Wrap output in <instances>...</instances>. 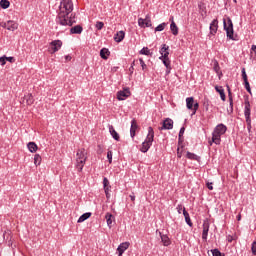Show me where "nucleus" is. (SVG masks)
I'll list each match as a JSON object with an SVG mask.
<instances>
[{
	"label": "nucleus",
	"mask_w": 256,
	"mask_h": 256,
	"mask_svg": "<svg viewBox=\"0 0 256 256\" xmlns=\"http://www.w3.org/2000/svg\"><path fill=\"white\" fill-rule=\"evenodd\" d=\"M73 12V1L71 0H62L59 6V12L57 17V23L60 25H73L75 21L69 18V13Z\"/></svg>",
	"instance_id": "nucleus-1"
},
{
	"label": "nucleus",
	"mask_w": 256,
	"mask_h": 256,
	"mask_svg": "<svg viewBox=\"0 0 256 256\" xmlns=\"http://www.w3.org/2000/svg\"><path fill=\"white\" fill-rule=\"evenodd\" d=\"M75 161L76 169H78V171H83V167H85V163H87V151L85 148L77 150Z\"/></svg>",
	"instance_id": "nucleus-2"
},
{
	"label": "nucleus",
	"mask_w": 256,
	"mask_h": 256,
	"mask_svg": "<svg viewBox=\"0 0 256 256\" xmlns=\"http://www.w3.org/2000/svg\"><path fill=\"white\" fill-rule=\"evenodd\" d=\"M225 133H227V126L223 124L217 125L212 133V143H215V145H220L221 135H225Z\"/></svg>",
	"instance_id": "nucleus-3"
},
{
	"label": "nucleus",
	"mask_w": 256,
	"mask_h": 256,
	"mask_svg": "<svg viewBox=\"0 0 256 256\" xmlns=\"http://www.w3.org/2000/svg\"><path fill=\"white\" fill-rule=\"evenodd\" d=\"M153 139H155V132L153 131L152 127H149L146 140L142 143V147L140 149L142 153H147L149 149H151V145H153Z\"/></svg>",
	"instance_id": "nucleus-4"
},
{
	"label": "nucleus",
	"mask_w": 256,
	"mask_h": 256,
	"mask_svg": "<svg viewBox=\"0 0 256 256\" xmlns=\"http://www.w3.org/2000/svg\"><path fill=\"white\" fill-rule=\"evenodd\" d=\"M223 25H224V30L226 31V35L228 37V39H235L233 37V21L231 20L230 17H227L226 19H223Z\"/></svg>",
	"instance_id": "nucleus-5"
},
{
	"label": "nucleus",
	"mask_w": 256,
	"mask_h": 256,
	"mask_svg": "<svg viewBox=\"0 0 256 256\" xmlns=\"http://www.w3.org/2000/svg\"><path fill=\"white\" fill-rule=\"evenodd\" d=\"M186 106L187 109L193 111L192 115H195V113H197V109H199V103L195 102V99L193 97L186 98Z\"/></svg>",
	"instance_id": "nucleus-6"
},
{
	"label": "nucleus",
	"mask_w": 256,
	"mask_h": 256,
	"mask_svg": "<svg viewBox=\"0 0 256 256\" xmlns=\"http://www.w3.org/2000/svg\"><path fill=\"white\" fill-rule=\"evenodd\" d=\"M131 96V91H129V88H125L124 90H120L117 93V100L118 101H125V99H127V97Z\"/></svg>",
	"instance_id": "nucleus-7"
},
{
	"label": "nucleus",
	"mask_w": 256,
	"mask_h": 256,
	"mask_svg": "<svg viewBox=\"0 0 256 256\" xmlns=\"http://www.w3.org/2000/svg\"><path fill=\"white\" fill-rule=\"evenodd\" d=\"M244 115L246 117L247 125L251 126V104H249V102H245Z\"/></svg>",
	"instance_id": "nucleus-8"
},
{
	"label": "nucleus",
	"mask_w": 256,
	"mask_h": 256,
	"mask_svg": "<svg viewBox=\"0 0 256 256\" xmlns=\"http://www.w3.org/2000/svg\"><path fill=\"white\" fill-rule=\"evenodd\" d=\"M138 25L139 27H151V16L146 15L145 19L139 18L138 19Z\"/></svg>",
	"instance_id": "nucleus-9"
},
{
	"label": "nucleus",
	"mask_w": 256,
	"mask_h": 256,
	"mask_svg": "<svg viewBox=\"0 0 256 256\" xmlns=\"http://www.w3.org/2000/svg\"><path fill=\"white\" fill-rule=\"evenodd\" d=\"M51 53H57L61 47H63V42L61 40H54L50 43Z\"/></svg>",
	"instance_id": "nucleus-10"
},
{
	"label": "nucleus",
	"mask_w": 256,
	"mask_h": 256,
	"mask_svg": "<svg viewBox=\"0 0 256 256\" xmlns=\"http://www.w3.org/2000/svg\"><path fill=\"white\" fill-rule=\"evenodd\" d=\"M209 220H204L203 222V230H202V239L203 241H207V236L209 235Z\"/></svg>",
	"instance_id": "nucleus-11"
},
{
	"label": "nucleus",
	"mask_w": 256,
	"mask_h": 256,
	"mask_svg": "<svg viewBox=\"0 0 256 256\" xmlns=\"http://www.w3.org/2000/svg\"><path fill=\"white\" fill-rule=\"evenodd\" d=\"M219 29V20L214 19L210 24V35H215Z\"/></svg>",
	"instance_id": "nucleus-12"
},
{
	"label": "nucleus",
	"mask_w": 256,
	"mask_h": 256,
	"mask_svg": "<svg viewBox=\"0 0 256 256\" xmlns=\"http://www.w3.org/2000/svg\"><path fill=\"white\" fill-rule=\"evenodd\" d=\"M129 245L130 243L129 242H123L121 243L118 248H117V251H118V256H123V253H125V251H127L129 249Z\"/></svg>",
	"instance_id": "nucleus-13"
},
{
	"label": "nucleus",
	"mask_w": 256,
	"mask_h": 256,
	"mask_svg": "<svg viewBox=\"0 0 256 256\" xmlns=\"http://www.w3.org/2000/svg\"><path fill=\"white\" fill-rule=\"evenodd\" d=\"M137 129H139V125H137V120L133 119L131 121V128H130V135H131L132 139H133V137H135V133H136Z\"/></svg>",
	"instance_id": "nucleus-14"
},
{
	"label": "nucleus",
	"mask_w": 256,
	"mask_h": 256,
	"mask_svg": "<svg viewBox=\"0 0 256 256\" xmlns=\"http://www.w3.org/2000/svg\"><path fill=\"white\" fill-rule=\"evenodd\" d=\"M27 105H33V103H35V99H33V94H27L23 97L21 103H25Z\"/></svg>",
	"instance_id": "nucleus-15"
},
{
	"label": "nucleus",
	"mask_w": 256,
	"mask_h": 256,
	"mask_svg": "<svg viewBox=\"0 0 256 256\" xmlns=\"http://www.w3.org/2000/svg\"><path fill=\"white\" fill-rule=\"evenodd\" d=\"M19 24H17V22L13 21V20H9L7 21V30L8 31H16V29H18Z\"/></svg>",
	"instance_id": "nucleus-16"
},
{
	"label": "nucleus",
	"mask_w": 256,
	"mask_h": 256,
	"mask_svg": "<svg viewBox=\"0 0 256 256\" xmlns=\"http://www.w3.org/2000/svg\"><path fill=\"white\" fill-rule=\"evenodd\" d=\"M160 59L162 60V62L166 67V75H169V73H171V60H169V57L160 58Z\"/></svg>",
	"instance_id": "nucleus-17"
},
{
	"label": "nucleus",
	"mask_w": 256,
	"mask_h": 256,
	"mask_svg": "<svg viewBox=\"0 0 256 256\" xmlns=\"http://www.w3.org/2000/svg\"><path fill=\"white\" fill-rule=\"evenodd\" d=\"M160 54L162 55L160 58H167L169 57V46L167 44H163L160 49Z\"/></svg>",
	"instance_id": "nucleus-18"
},
{
	"label": "nucleus",
	"mask_w": 256,
	"mask_h": 256,
	"mask_svg": "<svg viewBox=\"0 0 256 256\" xmlns=\"http://www.w3.org/2000/svg\"><path fill=\"white\" fill-rule=\"evenodd\" d=\"M161 129H173V121L170 118L165 119Z\"/></svg>",
	"instance_id": "nucleus-19"
},
{
	"label": "nucleus",
	"mask_w": 256,
	"mask_h": 256,
	"mask_svg": "<svg viewBox=\"0 0 256 256\" xmlns=\"http://www.w3.org/2000/svg\"><path fill=\"white\" fill-rule=\"evenodd\" d=\"M105 219L109 229H111V225H113V222L115 221V217H113V214L111 213H106Z\"/></svg>",
	"instance_id": "nucleus-20"
},
{
	"label": "nucleus",
	"mask_w": 256,
	"mask_h": 256,
	"mask_svg": "<svg viewBox=\"0 0 256 256\" xmlns=\"http://www.w3.org/2000/svg\"><path fill=\"white\" fill-rule=\"evenodd\" d=\"M70 33L81 35V33H83V27H81V25H76L70 29Z\"/></svg>",
	"instance_id": "nucleus-21"
},
{
	"label": "nucleus",
	"mask_w": 256,
	"mask_h": 256,
	"mask_svg": "<svg viewBox=\"0 0 256 256\" xmlns=\"http://www.w3.org/2000/svg\"><path fill=\"white\" fill-rule=\"evenodd\" d=\"M123 39H125V33L123 31L117 32L114 36V41H116V43H121Z\"/></svg>",
	"instance_id": "nucleus-22"
},
{
	"label": "nucleus",
	"mask_w": 256,
	"mask_h": 256,
	"mask_svg": "<svg viewBox=\"0 0 256 256\" xmlns=\"http://www.w3.org/2000/svg\"><path fill=\"white\" fill-rule=\"evenodd\" d=\"M215 90L217 91V93H219L222 101H225V99H226L225 89H223L222 86H215Z\"/></svg>",
	"instance_id": "nucleus-23"
},
{
	"label": "nucleus",
	"mask_w": 256,
	"mask_h": 256,
	"mask_svg": "<svg viewBox=\"0 0 256 256\" xmlns=\"http://www.w3.org/2000/svg\"><path fill=\"white\" fill-rule=\"evenodd\" d=\"M109 131L113 139H115V141H119L120 139L119 133H117V131L113 126H109Z\"/></svg>",
	"instance_id": "nucleus-24"
},
{
	"label": "nucleus",
	"mask_w": 256,
	"mask_h": 256,
	"mask_svg": "<svg viewBox=\"0 0 256 256\" xmlns=\"http://www.w3.org/2000/svg\"><path fill=\"white\" fill-rule=\"evenodd\" d=\"M170 31L174 35H179V27H177V24L173 20H172V23L170 24Z\"/></svg>",
	"instance_id": "nucleus-25"
},
{
	"label": "nucleus",
	"mask_w": 256,
	"mask_h": 256,
	"mask_svg": "<svg viewBox=\"0 0 256 256\" xmlns=\"http://www.w3.org/2000/svg\"><path fill=\"white\" fill-rule=\"evenodd\" d=\"M27 147H28L30 153H37V149H39L35 142H29Z\"/></svg>",
	"instance_id": "nucleus-26"
},
{
	"label": "nucleus",
	"mask_w": 256,
	"mask_h": 256,
	"mask_svg": "<svg viewBox=\"0 0 256 256\" xmlns=\"http://www.w3.org/2000/svg\"><path fill=\"white\" fill-rule=\"evenodd\" d=\"M109 55H111V52H109V49H107V48H102V49L100 50V57H101L102 59H107V57H109Z\"/></svg>",
	"instance_id": "nucleus-27"
},
{
	"label": "nucleus",
	"mask_w": 256,
	"mask_h": 256,
	"mask_svg": "<svg viewBox=\"0 0 256 256\" xmlns=\"http://www.w3.org/2000/svg\"><path fill=\"white\" fill-rule=\"evenodd\" d=\"M89 217H91V212H86L84 214H82L79 219H78V223H83L84 221H87V219H89Z\"/></svg>",
	"instance_id": "nucleus-28"
},
{
	"label": "nucleus",
	"mask_w": 256,
	"mask_h": 256,
	"mask_svg": "<svg viewBox=\"0 0 256 256\" xmlns=\"http://www.w3.org/2000/svg\"><path fill=\"white\" fill-rule=\"evenodd\" d=\"M184 217H185V221L187 223V225H189V227H193V222H191V217L189 216V212L187 210H184Z\"/></svg>",
	"instance_id": "nucleus-29"
},
{
	"label": "nucleus",
	"mask_w": 256,
	"mask_h": 256,
	"mask_svg": "<svg viewBox=\"0 0 256 256\" xmlns=\"http://www.w3.org/2000/svg\"><path fill=\"white\" fill-rule=\"evenodd\" d=\"M161 240L165 247H168V245H171V240H169V237L167 235H162Z\"/></svg>",
	"instance_id": "nucleus-30"
},
{
	"label": "nucleus",
	"mask_w": 256,
	"mask_h": 256,
	"mask_svg": "<svg viewBox=\"0 0 256 256\" xmlns=\"http://www.w3.org/2000/svg\"><path fill=\"white\" fill-rule=\"evenodd\" d=\"M10 5H11V2H9V0H1L0 1V7L2 9H9Z\"/></svg>",
	"instance_id": "nucleus-31"
},
{
	"label": "nucleus",
	"mask_w": 256,
	"mask_h": 256,
	"mask_svg": "<svg viewBox=\"0 0 256 256\" xmlns=\"http://www.w3.org/2000/svg\"><path fill=\"white\" fill-rule=\"evenodd\" d=\"M41 155L39 154H35L34 156V165H36V167H39V165H41Z\"/></svg>",
	"instance_id": "nucleus-32"
},
{
	"label": "nucleus",
	"mask_w": 256,
	"mask_h": 256,
	"mask_svg": "<svg viewBox=\"0 0 256 256\" xmlns=\"http://www.w3.org/2000/svg\"><path fill=\"white\" fill-rule=\"evenodd\" d=\"M104 191H105L106 199H111V193H109V191H111V186L104 187Z\"/></svg>",
	"instance_id": "nucleus-33"
},
{
	"label": "nucleus",
	"mask_w": 256,
	"mask_h": 256,
	"mask_svg": "<svg viewBox=\"0 0 256 256\" xmlns=\"http://www.w3.org/2000/svg\"><path fill=\"white\" fill-rule=\"evenodd\" d=\"M186 157H187V159H191L192 161H197V155H195L191 152H187Z\"/></svg>",
	"instance_id": "nucleus-34"
},
{
	"label": "nucleus",
	"mask_w": 256,
	"mask_h": 256,
	"mask_svg": "<svg viewBox=\"0 0 256 256\" xmlns=\"http://www.w3.org/2000/svg\"><path fill=\"white\" fill-rule=\"evenodd\" d=\"M140 54L141 55H151V51L149 50V48L144 47L140 50Z\"/></svg>",
	"instance_id": "nucleus-35"
},
{
	"label": "nucleus",
	"mask_w": 256,
	"mask_h": 256,
	"mask_svg": "<svg viewBox=\"0 0 256 256\" xmlns=\"http://www.w3.org/2000/svg\"><path fill=\"white\" fill-rule=\"evenodd\" d=\"M167 27V23H162L155 28V31H163Z\"/></svg>",
	"instance_id": "nucleus-36"
},
{
	"label": "nucleus",
	"mask_w": 256,
	"mask_h": 256,
	"mask_svg": "<svg viewBox=\"0 0 256 256\" xmlns=\"http://www.w3.org/2000/svg\"><path fill=\"white\" fill-rule=\"evenodd\" d=\"M103 27H105V24L103 22L101 21L96 22V29H98V31H101Z\"/></svg>",
	"instance_id": "nucleus-37"
},
{
	"label": "nucleus",
	"mask_w": 256,
	"mask_h": 256,
	"mask_svg": "<svg viewBox=\"0 0 256 256\" xmlns=\"http://www.w3.org/2000/svg\"><path fill=\"white\" fill-rule=\"evenodd\" d=\"M107 159H108L109 163H113V152L112 151L107 152Z\"/></svg>",
	"instance_id": "nucleus-38"
},
{
	"label": "nucleus",
	"mask_w": 256,
	"mask_h": 256,
	"mask_svg": "<svg viewBox=\"0 0 256 256\" xmlns=\"http://www.w3.org/2000/svg\"><path fill=\"white\" fill-rule=\"evenodd\" d=\"M138 61L142 67V70L145 71V69H147V64H145V61H143V58H140Z\"/></svg>",
	"instance_id": "nucleus-39"
},
{
	"label": "nucleus",
	"mask_w": 256,
	"mask_h": 256,
	"mask_svg": "<svg viewBox=\"0 0 256 256\" xmlns=\"http://www.w3.org/2000/svg\"><path fill=\"white\" fill-rule=\"evenodd\" d=\"M176 209L179 214L181 213H183V215L185 214V207H183V205H178Z\"/></svg>",
	"instance_id": "nucleus-40"
},
{
	"label": "nucleus",
	"mask_w": 256,
	"mask_h": 256,
	"mask_svg": "<svg viewBox=\"0 0 256 256\" xmlns=\"http://www.w3.org/2000/svg\"><path fill=\"white\" fill-rule=\"evenodd\" d=\"M214 71L216 73H219L221 71V68L219 67V62L217 61L214 62Z\"/></svg>",
	"instance_id": "nucleus-41"
},
{
	"label": "nucleus",
	"mask_w": 256,
	"mask_h": 256,
	"mask_svg": "<svg viewBox=\"0 0 256 256\" xmlns=\"http://www.w3.org/2000/svg\"><path fill=\"white\" fill-rule=\"evenodd\" d=\"M242 79H243L244 82L249 81L247 79V72L245 71V68H242Z\"/></svg>",
	"instance_id": "nucleus-42"
},
{
	"label": "nucleus",
	"mask_w": 256,
	"mask_h": 256,
	"mask_svg": "<svg viewBox=\"0 0 256 256\" xmlns=\"http://www.w3.org/2000/svg\"><path fill=\"white\" fill-rule=\"evenodd\" d=\"M228 93H229V101H230V107L233 109V97H231V89L228 87Z\"/></svg>",
	"instance_id": "nucleus-43"
},
{
	"label": "nucleus",
	"mask_w": 256,
	"mask_h": 256,
	"mask_svg": "<svg viewBox=\"0 0 256 256\" xmlns=\"http://www.w3.org/2000/svg\"><path fill=\"white\" fill-rule=\"evenodd\" d=\"M245 89L248 91V93H251V86L249 85V80L244 82Z\"/></svg>",
	"instance_id": "nucleus-44"
},
{
	"label": "nucleus",
	"mask_w": 256,
	"mask_h": 256,
	"mask_svg": "<svg viewBox=\"0 0 256 256\" xmlns=\"http://www.w3.org/2000/svg\"><path fill=\"white\" fill-rule=\"evenodd\" d=\"M7 63V60H6V56H3V57H0V65L5 66V64Z\"/></svg>",
	"instance_id": "nucleus-45"
},
{
	"label": "nucleus",
	"mask_w": 256,
	"mask_h": 256,
	"mask_svg": "<svg viewBox=\"0 0 256 256\" xmlns=\"http://www.w3.org/2000/svg\"><path fill=\"white\" fill-rule=\"evenodd\" d=\"M213 256H221V252L218 249L211 250Z\"/></svg>",
	"instance_id": "nucleus-46"
},
{
	"label": "nucleus",
	"mask_w": 256,
	"mask_h": 256,
	"mask_svg": "<svg viewBox=\"0 0 256 256\" xmlns=\"http://www.w3.org/2000/svg\"><path fill=\"white\" fill-rule=\"evenodd\" d=\"M184 133H185V127H182V128L180 129V131H179V140H180V141H181V137H183Z\"/></svg>",
	"instance_id": "nucleus-47"
},
{
	"label": "nucleus",
	"mask_w": 256,
	"mask_h": 256,
	"mask_svg": "<svg viewBox=\"0 0 256 256\" xmlns=\"http://www.w3.org/2000/svg\"><path fill=\"white\" fill-rule=\"evenodd\" d=\"M103 186H104V187H110V185H109V179H107V178H104V179H103Z\"/></svg>",
	"instance_id": "nucleus-48"
},
{
	"label": "nucleus",
	"mask_w": 256,
	"mask_h": 256,
	"mask_svg": "<svg viewBox=\"0 0 256 256\" xmlns=\"http://www.w3.org/2000/svg\"><path fill=\"white\" fill-rule=\"evenodd\" d=\"M251 249H252L253 255H256V242H253V243H252Z\"/></svg>",
	"instance_id": "nucleus-49"
},
{
	"label": "nucleus",
	"mask_w": 256,
	"mask_h": 256,
	"mask_svg": "<svg viewBox=\"0 0 256 256\" xmlns=\"http://www.w3.org/2000/svg\"><path fill=\"white\" fill-rule=\"evenodd\" d=\"M251 55H253V53H254V57H256V45H252V47H251Z\"/></svg>",
	"instance_id": "nucleus-50"
},
{
	"label": "nucleus",
	"mask_w": 256,
	"mask_h": 256,
	"mask_svg": "<svg viewBox=\"0 0 256 256\" xmlns=\"http://www.w3.org/2000/svg\"><path fill=\"white\" fill-rule=\"evenodd\" d=\"M207 188L210 190V191H213V182H207Z\"/></svg>",
	"instance_id": "nucleus-51"
},
{
	"label": "nucleus",
	"mask_w": 256,
	"mask_h": 256,
	"mask_svg": "<svg viewBox=\"0 0 256 256\" xmlns=\"http://www.w3.org/2000/svg\"><path fill=\"white\" fill-rule=\"evenodd\" d=\"M6 61H9V63H15V58L6 56Z\"/></svg>",
	"instance_id": "nucleus-52"
},
{
	"label": "nucleus",
	"mask_w": 256,
	"mask_h": 256,
	"mask_svg": "<svg viewBox=\"0 0 256 256\" xmlns=\"http://www.w3.org/2000/svg\"><path fill=\"white\" fill-rule=\"evenodd\" d=\"M181 156H182V154H181V148H178V149H177V157H178V159H181Z\"/></svg>",
	"instance_id": "nucleus-53"
},
{
	"label": "nucleus",
	"mask_w": 256,
	"mask_h": 256,
	"mask_svg": "<svg viewBox=\"0 0 256 256\" xmlns=\"http://www.w3.org/2000/svg\"><path fill=\"white\" fill-rule=\"evenodd\" d=\"M0 27H3V29H7V22H1Z\"/></svg>",
	"instance_id": "nucleus-54"
},
{
	"label": "nucleus",
	"mask_w": 256,
	"mask_h": 256,
	"mask_svg": "<svg viewBox=\"0 0 256 256\" xmlns=\"http://www.w3.org/2000/svg\"><path fill=\"white\" fill-rule=\"evenodd\" d=\"M137 63H139V60H136V61L134 60L131 65V69H133L135 65H137Z\"/></svg>",
	"instance_id": "nucleus-55"
},
{
	"label": "nucleus",
	"mask_w": 256,
	"mask_h": 256,
	"mask_svg": "<svg viewBox=\"0 0 256 256\" xmlns=\"http://www.w3.org/2000/svg\"><path fill=\"white\" fill-rule=\"evenodd\" d=\"M130 199H131V201H135V194H134V193H132V194L130 195Z\"/></svg>",
	"instance_id": "nucleus-56"
},
{
	"label": "nucleus",
	"mask_w": 256,
	"mask_h": 256,
	"mask_svg": "<svg viewBox=\"0 0 256 256\" xmlns=\"http://www.w3.org/2000/svg\"><path fill=\"white\" fill-rule=\"evenodd\" d=\"M65 59H66V61H71V56H70V55H67V56L65 57Z\"/></svg>",
	"instance_id": "nucleus-57"
},
{
	"label": "nucleus",
	"mask_w": 256,
	"mask_h": 256,
	"mask_svg": "<svg viewBox=\"0 0 256 256\" xmlns=\"http://www.w3.org/2000/svg\"><path fill=\"white\" fill-rule=\"evenodd\" d=\"M228 241L231 243V241H233V236H228Z\"/></svg>",
	"instance_id": "nucleus-58"
},
{
	"label": "nucleus",
	"mask_w": 256,
	"mask_h": 256,
	"mask_svg": "<svg viewBox=\"0 0 256 256\" xmlns=\"http://www.w3.org/2000/svg\"><path fill=\"white\" fill-rule=\"evenodd\" d=\"M205 109H206V111H209V104L208 103L205 105Z\"/></svg>",
	"instance_id": "nucleus-59"
},
{
	"label": "nucleus",
	"mask_w": 256,
	"mask_h": 256,
	"mask_svg": "<svg viewBox=\"0 0 256 256\" xmlns=\"http://www.w3.org/2000/svg\"><path fill=\"white\" fill-rule=\"evenodd\" d=\"M237 221H241V214H238Z\"/></svg>",
	"instance_id": "nucleus-60"
},
{
	"label": "nucleus",
	"mask_w": 256,
	"mask_h": 256,
	"mask_svg": "<svg viewBox=\"0 0 256 256\" xmlns=\"http://www.w3.org/2000/svg\"><path fill=\"white\" fill-rule=\"evenodd\" d=\"M170 21H171V23H173V21H174V20H173V17L170 18Z\"/></svg>",
	"instance_id": "nucleus-61"
},
{
	"label": "nucleus",
	"mask_w": 256,
	"mask_h": 256,
	"mask_svg": "<svg viewBox=\"0 0 256 256\" xmlns=\"http://www.w3.org/2000/svg\"><path fill=\"white\" fill-rule=\"evenodd\" d=\"M133 69H134V68H131V67H130V68H129V71L133 72Z\"/></svg>",
	"instance_id": "nucleus-62"
},
{
	"label": "nucleus",
	"mask_w": 256,
	"mask_h": 256,
	"mask_svg": "<svg viewBox=\"0 0 256 256\" xmlns=\"http://www.w3.org/2000/svg\"><path fill=\"white\" fill-rule=\"evenodd\" d=\"M234 1V3H237V0H233Z\"/></svg>",
	"instance_id": "nucleus-63"
},
{
	"label": "nucleus",
	"mask_w": 256,
	"mask_h": 256,
	"mask_svg": "<svg viewBox=\"0 0 256 256\" xmlns=\"http://www.w3.org/2000/svg\"><path fill=\"white\" fill-rule=\"evenodd\" d=\"M210 145H213V142H210Z\"/></svg>",
	"instance_id": "nucleus-64"
}]
</instances>
